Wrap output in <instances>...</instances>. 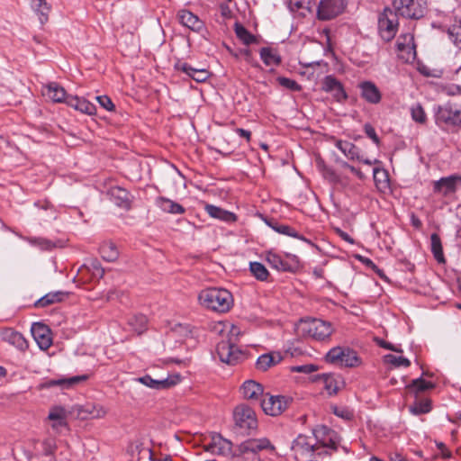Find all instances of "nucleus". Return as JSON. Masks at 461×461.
Returning <instances> with one entry per match:
<instances>
[{
  "label": "nucleus",
  "instance_id": "obj_1",
  "mask_svg": "<svg viewBox=\"0 0 461 461\" xmlns=\"http://www.w3.org/2000/svg\"><path fill=\"white\" fill-rule=\"evenodd\" d=\"M330 430L323 426L318 429L313 430L314 438L308 437L305 435H299L292 444V450L294 453V456L297 460L303 458H312L314 455V452L320 447L319 443L322 447H330L331 448H336V443L330 438V444L320 439L321 434H328Z\"/></svg>",
  "mask_w": 461,
  "mask_h": 461
},
{
  "label": "nucleus",
  "instance_id": "obj_2",
  "mask_svg": "<svg viewBox=\"0 0 461 461\" xmlns=\"http://www.w3.org/2000/svg\"><path fill=\"white\" fill-rule=\"evenodd\" d=\"M200 303L216 312H227L233 304L232 294L223 288H208L198 296Z\"/></svg>",
  "mask_w": 461,
  "mask_h": 461
},
{
  "label": "nucleus",
  "instance_id": "obj_3",
  "mask_svg": "<svg viewBox=\"0 0 461 461\" xmlns=\"http://www.w3.org/2000/svg\"><path fill=\"white\" fill-rule=\"evenodd\" d=\"M240 334V329L231 325L228 333V340H222L217 344L216 351L221 362L236 365L244 358L243 352L236 345Z\"/></svg>",
  "mask_w": 461,
  "mask_h": 461
},
{
  "label": "nucleus",
  "instance_id": "obj_4",
  "mask_svg": "<svg viewBox=\"0 0 461 461\" xmlns=\"http://www.w3.org/2000/svg\"><path fill=\"white\" fill-rule=\"evenodd\" d=\"M265 449H274L267 438L247 439L233 451L231 461H261L259 452Z\"/></svg>",
  "mask_w": 461,
  "mask_h": 461
},
{
  "label": "nucleus",
  "instance_id": "obj_5",
  "mask_svg": "<svg viewBox=\"0 0 461 461\" xmlns=\"http://www.w3.org/2000/svg\"><path fill=\"white\" fill-rule=\"evenodd\" d=\"M294 330L298 336L317 340H324L333 332L331 323L321 319H302L295 324Z\"/></svg>",
  "mask_w": 461,
  "mask_h": 461
},
{
  "label": "nucleus",
  "instance_id": "obj_6",
  "mask_svg": "<svg viewBox=\"0 0 461 461\" xmlns=\"http://www.w3.org/2000/svg\"><path fill=\"white\" fill-rule=\"evenodd\" d=\"M435 122L439 127H460L461 107L451 103L437 106Z\"/></svg>",
  "mask_w": 461,
  "mask_h": 461
},
{
  "label": "nucleus",
  "instance_id": "obj_7",
  "mask_svg": "<svg viewBox=\"0 0 461 461\" xmlns=\"http://www.w3.org/2000/svg\"><path fill=\"white\" fill-rule=\"evenodd\" d=\"M327 362L346 367H355L361 364L357 353L348 347H335L325 357Z\"/></svg>",
  "mask_w": 461,
  "mask_h": 461
},
{
  "label": "nucleus",
  "instance_id": "obj_8",
  "mask_svg": "<svg viewBox=\"0 0 461 461\" xmlns=\"http://www.w3.org/2000/svg\"><path fill=\"white\" fill-rule=\"evenodd\" d=\"M234 421L236 427L242 434H249L258 426L254 411L246 404H240L234 410Z\"/></svg>",
  "mask_w": 461,
  "mask_h": 461
},
{
  "label": "nucleus",
  "instance_id": "obj_9",
  "mask_svg": "<svg viewBox=\"0 0 461 461\" xmlns=\"http://www.w3.org/2000/svg\"><path fill=\"white\" fill-rule=\"evenodd\" d=\"M398 14L385 7L378 17V30L385 41H390L396 34L398 28Z\"/></svg>",
  "mask_w": 461,
  "mask_h": 461
},
{
  "label": "nucleus",
  "instance_id": "obj_10",
  "mask_svg": "<svg viewBox=\"0 0 461 461\" xmlns=\"http://www.w3.org/2000/svg\"><path fill=\"white\" fill-rule=\"evenodd\" d=\"M393 5L399 15L409 19L423 17L426 10L422 0H394Z\"/></svg>",
  "mask_w": 461,
  "mask_h": 461
},
{
  "label": "nucleus",
  "instance_id": "obj_11",
  "mask_svg": "<svg viewBox=\"0 0 461 461\" xmlns=\"http://www.w3.org/2000/svg\"><path fill=\"white\" fill-rule=\"evenodd\" d=\"M289 402L290 400L285 396L266 394L260 400L259 404L266 414L276 416L287 408Z\"/></svg>",
  "mask_w": 461,
  "mask_h": 461
},
{
  "label": "nucleus",
  "instance_id": "obj_12",
  "mask_svg": "<svg viewBox=\"0 0 461 461\" xmlns=\"http://www.w3.org/2000/svg\"><path fill=\"white\" fill-rule=\"evenodd\" d=\"M345 8L343 0H321L318 5L317 16L320 20H331L340 14Z\"/></svg>",
  "mask_w": 461,
  "mask_h": 461
},
{
  "label": "nucleus",
  "instance_id": "obj_13",
  "mask_svg": "<svg viewBox=\"0 0 461 461\" xmlns=\"http://www.w3.org/2000/svg\"><path fill=\"white\" fill-rule=\"evenodd\" d=\"M181 380V376L178 374L169 375L165 379H153L150 375H146L141 377L134 378V381L140 383L151 389L163 390L168 389L177 384Z\"/></svg>",
  "mask_w": 461,
  "mask_h": 461
},
{
  "label": "nucleus",
  "instance_id": "obj_14",
  "mask_svg": "<svg viewBox=\"0 0 461 461\" xmlns=\"http://www.w3.org/2000/svg\"><path fill=\"white\" fill-rule=\"evenodd\" d=\"M206 451L213 455L232 456V443L223 438L221 435L216 434L212 437L211 441L205 447Z\"/></svg>",
  "mask_w": 461,
  "mask_h": 461
},
{
  "label": "nucleus",
  "instance_id": "obj_15",
  "mask_svg": "<svg viewBox=\"0 0 461 461\" xmlns=\"http://www.w3.org/2000/svg\"><path fill=\"white\" fill-rule=\"evenodd\" d=\"M458 181H461V177L455 175L442 177L434 182L433 191L436 194L447 196L456 192Z\"/></svg>",
  "mask_w": 461,
  "mask_h": 461
},
{
  "label": "nucleus",
  "instance_id": "obj_16",
  "mask_svg": "<svg viewBox=\"0 0 461 461\" xmlns=\"http://www.w3.org/2000/svg\"><path fill=\"white\" fill-rule=\"evenodd\" d=\"M50 330L45 324L35 322L32 326V334L41 349H48L51 345Z\"/></svg>",
  "mask_w": 461,
  "mask_h": 461
},
{
  "label": "nucleus",
  "instance_id": "obj_17",
  "mask_svg": "<svg viewBox=\"0 0 461 461\" xmlns=\"http://www.w3.org/2000/svg\"><path fill=\"white\" fill-rule=\"evenodd\" d=\"M110 199L119 207L129 209L131 206V194L130 193L120 186L111 187L108 191Z\"/></svg>",
  "mask_w": 461,
  "mask_h": 461
},
{
  "label": "nucleus",
  "instance_id": "obj_18",
  "mask_svg": "<svg viewBox=\"0 0 461 461\" xmlns=\"http://www.w3.org/2000/svg\"><path fill=\"white\" fill-rule=\"evenodd\" d=\"M361 96L370 104H378L382 95L378 87L371 81H365L359 85Z\"/></svg>",
  "mask_w": 461,
  "mask_h": 461
},
{
  "label": "nucleus",
  "instance_id": "obj_19",
  "mask_svg": "<svg viewBox=\"0 0 461 461\" xmlns=\"http://www.w3.org/2000/svg\"><path fill=\"white\" fill-rule=\"evenodd\" d=\"M86 379V375H77L69 378L50 379L41 384V388H51L59 386L67 389Z\"/></svg>",
  "mask_w": 461,
  "mask_h": 461
},
{
  "label": "nucleus",
  "instance_id": "obj_20",
  "mask_svg": "<svg viewBox=\"0 0 461 461\" xmlns=\"http://www.w3.org/2000/svg\"><path fill=\"white\" fill-rule=\"evenodd\" d=\"M66 416V411L62 407H55L50 411L48 419L55 432L59 433L67 428Z\"/></svg>",
  "mask_w": 461,
  "mask_h": 461
},
{
  "label": "nucleus",
  "instance_id": "obj_21",
  "mask_svg": "<svg viewBox=\"0 0 461 461\" xmlns=\"http://www.w3.org/2000/svg\"><path fill=\"white\" fill-rule=\"evenodd\" d=\"M323 89L326 92L332 93L337 101L340 102L347 98V95L342 87L341 83L332 76L325 77L323 82Z\"/></svg>",
  "mask_w": 461,
  "mask_h": 461
},
{
  "label": "nucleus",
  "instance_id": "obj_22",
  "mask_svg": "<svg viewBox=\"0 0 461 461\" xmlns=\"http://www.w3.org/2000/svg\"><path fill=\"white\" fill-rule=\"evenodd\" d=\"M241 390L244 398L258 401V403L260 402V400H262L261 397L264 396L262 385L253 380L246 381L243 384Z\"/></svg>",
  "mask_w": 461,
  "mask_h": 461
},
{
  "label": "nucleus",
  "instance_id": "obj_23",
  "mask_svg": "<svg viewBox=\"0 0 461 461\" xmlns=\"http://www.w3.org/2000/svg\"><path fill=\"white\" fill-rule=\"evenodd\" d=\"M283 357L280 352L266 353L258 357L256 362V367L261 371H267L273 366L280 363Z\"/></svg>",
  "mask_w": 461,
  "mask_h": 461
},
{
  "label": "nucleus",
  "instance_id": "obj_24",
  "mask_svg": "<svg viewBox=\"0 0 461 461\" xmlns=\"http://www.w3.org/2000/svg\"><path fill=\"white\" fill-rule=\"evenodd\" d=\"M178 19L184 26L194 32H200L203 27V23L193 13L186 10L178 13Z\"/></svg>",
  "mask_w": 461,
  "mask_h": 461
},
{
  "label": "nucleus",
  "instance_id": "obj_25",
  "mask_svg": "<svg viewBox=\"0 0 461 461\" xmlns=\"http://www.w3.org/2000/svg\"><path fill=\"white\" fill-rule=\"evenodd\" d=\"M43 95L55 103H65L68 96L65 89L56 82L50 83Z\"/></svg>",
  "mask_w": 461,
  "mask_h": 461
},
{
  "label": "nucleus",
  "instance_id": "obj_26",
  "mask_svg": "<svg viewBox=\"0 0 461 461\" xmlns=\"http://www.w3.org/2000/svg\"><path fill=\"white\" fill-rule=\"evenodd\" d=\"M205 212L212 218L221 220L225 222H233L236 221V215L229 211L212 204H205Z\"/></svg>",
  "mask_w": 461,
  "mask_h": 461
},
{
  "label": "nucleus",
  "instance_id": "obj_27",
  "mask_svg": "<svg viewBox=\"0 0 461 461\" xmlns=\"http://www.w3.org/2000/svg\"><path fill=\"white\" fill-rule=\"evenodd\" d=\"M267 224L270 228H272L275 231H276L277 233L290 236L293 238H296L301 240H303L304 242H306L310 245H312L311 240H309L306 238H304L303 236L300 235L297 231H295L293 228H291L288 225L281 224V223L277 222L276 221H267Z\"/></svg>",
  "mask_w": 461,
  "mask_h": 461
},
{
  "label": "nucleus",
  "instance_id": "obj_28",
  "mask_svg": "<svg viewBox=\"0 0 461 461\" xmlns=\"http://www.w3.org/2000/svg\"><path fill=\"white\" fill-rule=\"evenodd\" d=\"M267 260L269 265L279 271L284 272H293L294 270V266L293 264L288 263V261L284 260L280 256L276 253L268 252L267 255Z\"/></svg>",
  "mask_w": 461,
  "mask_h": 461
},
{
  "label": "nucleus",
  "instance_id": "obj_29",
  "mask_svg": "<svg viewBox=\"0 0 461 461\" xmlns=\"http://www.w3.org/2000/svg\"><path fill=\"white\" fill-rule=\"evenodd\" d=\"M157 204L165 212L172 214H183L185 212V209L181 204L166 197H158L157 200Z\"/></svg>",
  "mask_w": 461,
  "mask_h": 461
},
{
  "label": "nucleus",
  "instance_id": "obj_30",
  "mask_svg": "<svg viewBox=\"0 0 461 461\" xmlns=\"http://www.w3.org/2000/svg\"><path fill=\"white\" fill-rule=\"evenodd\" d=\"M3 339L19 349L27 348V341L23 336L13 329H7L3 332Z\"/></svg>",
  "mask_w": 461,
  "mask_h": 461
},
{
  "label": "nucleus",
  "instance_id": "obj_31",
  "mask_svg": "<svg viewBox=\"0 0 461 461\" xmlns=\"http://www.w3.org/2000/svg\"><path fill=\"white\" fill-rule=\"evenodd\" d=\"M68 293L58 291L45 294L34 303L35 307L41 308L63 301Z\"/></svg>",
  "mask_w": 461,
  "mask_h": 461
},
{
  "label": "nucleus",
  "instance_id": "obj_32",
  "mask_svg": "<svg viewBox=\"0 0 461 461\" xmlns=\"http://www.w3.org/2000/svg\"><path fill=\"white\" fill-rule=\"evenodd\" d=\"M99 252L103 259L108 262H113L119 257L117 247L112 242H104L99 248Z\"/></svg>",
  "mask_w": 461,
  "mask_h": 461
},
{
  "label": "nucleus",
  "instance_id": "obj_33",
  "mask_svg": "<svg viewBox=\"0 0 461 461\" xmlns=\"http://www.w3.org/2000/svg\"><path fill=\"white\" fill-rule=\"evenodd\" d=\"M148 320L143 314H136L129 319L128 324L138 335L142 334L147 330Z\"/></svg>",
  "mask_w": 461,
  "mask_h": 461
},
{
  "label": "nucleus",
  "instance_id": "obj_34",
  "mask_svg": "<svg viewBox=\"0 0 461 461\" xmlns=\"http://www.w3.org/2000/svg\"><path fill=\"white\" fill-rule=\"evenodd\" d=\"M259 54L266 66L279 65L281 63L280 56L271 48H262L259 51Z\"/></svg>",
  "mask_w": 461,
  "mask_h": 461
},
{
  "label": "nucleus",
  "instance_id": "obj_35",
  "mask_svg": "<svg viewBox=\"0 0 461 461\" xmlns=\"http://www.w3.org/2000/svg\"><path fill=\"white\" fill-rule=\"evenodd\" d=\"M180 68L196 82H203L208 77V72L205 69H196L188 64H183Z\"/></svg>",
  "mask_w": 461,
  "mask_h": 461
},
{
  "label": "nucleus",
  "instance_id": "obj_36",
  "mask_svg": "<svg viewBox=\"0 0 461 461\" xmlns=\"http://www.w3.org/2000/svg\"><path fill=\"white\" fill-rule=\"evenodd\" d=\"M430 248L435 258L438 263L445 262L441 240L437 233H432L430 236Z\"/></svg>",
  "mask_w": 461,
  "mask_h": 461
},
{
  "label": "nucleus",
  "instance_id": "obj_37",
  "mask_svg": "<svg viewBox=\"0 0 461 461\" xmlns=\"http://www.w3.org/2000/svg\"><path fill=\"white\" fill-rule=\"evenodd\" d=\"M337 148L340 149L348 158L360 159L358 149L351 142L339 140L337 142Z\"/></svg>",
  "mask_w": 461,
  "mask_h": 461
},
{
  "label": "nucleus",
  "instance_id": "obj_38",
  "mask_svg": "<svg viewBox=\"0 0 461 461\" xmlns=\"http://www.w3.org/2000/svg\"><path fill=\"white\" fill-rule=\"evenodd\" d=\"M407 388L410 392L418 394L419 393L434 388V384L420 377L412 380L411 384H409ZM416 397H418V395H416Z\"/></svg>",
  "mask_w": 461,
  "mask_h": 461
},
{
  "label": "nucleus",
  "instance_id": "obj_39",
  "mask_svg": "<svg viewBox=\"0 0 461 461\" xmlns=\"http://www.w3.org/2000/svg\"><path fill=\"white\" fill-rule=\"evenodd\" d=\"M235 33L237 37L247 46L257 42V38L251 34L242 24L235 23Z\"/></svg>",
  "mask_w": 461,
  "mask_h": 461
},
{
  "label": "nucleus",
  "instance_id": "obj_40",
  "mask_svg": "<svg viewBox=\"0 0 461 461\" xmlns=\"http://www.w3.org/2000/svg\"><path fill=\"white\" fill-rule=\"evenodd\" d=\"M32 6L39 14L40 23L41 24L47 23L50 6L46 0H35L32 2Z\"/></svg>",
  "mask_w": 461,
  "mask_h": 461
},
{
  "label": "nucleus",
  "instance_id": "obj_41",
  "mask_svg": "<svg viewBox=\"0 0 461 461\" xmlns=\"http://www.w3.org/2000/svg\"><path fill=\"white\" fill-rule=\"evenodd\" d=\"M249 270L253 276L259 281H266L269 276L268 270L260 262H250Z\"/></svg>",
  "mask_w": 461,
  "mask_h": 461
},
{
  "label": "nucleus",
  "instance_id": "obj_42",
  "mask_svg": "<svg viewBox=\"0 0 461 461\" xmlns=\"http://www.w3.org/2000/svg\"><path fill=\"white\" fill-rule=\"evenodd\" d=\"M409 410L414 415L428 413L431 410L430 401L428 399L416 400L414 403L409 407Z\"/></svg>",
  "mask_w": 461,
  "mask_h": 461
},
{
  "label": "nucleus",
  "instance_id": "obj_43",
  "mask_svg": "<svg viewBox=\"0 0 461 461\" xmlns=\"http://www.w3.org/2000/svg\"><path fill=\"white\" fill-rule=\"evenodd\" d=\"M324 383L325 389L330 394L337 393L339 391L338 380L331 374H323L320 376Z\"/></svg>",
  "mask_w": 461,
  "mask_h": 461
},
{
  "label": "nucleus",
  "instance_id": "obj_44",
  "mask_svg": "<svg viewBox=\"0 0 461 461\" xmlns=\"http://www.w3.org/2000/svg\"><path fill=\"white\" fill-rule=\"evenodd\" d=\"M448 36L452 42L461 49V21L458 24H453L448 29Z\"/></svg>",
  "mask_w": 461,
  "mask_h": 461
},
{
  "label": "nucleus",
  "instance_id": "obj_45",
  "mask_svg": "<svg viewBox=\"0 0 461 461\" xmlns=\"http://www.w3.org/2000/svg\"><path fill=\"white\" fill-rule=\"evenodd\" d=\"M171 332L179 338H186L192 333L190 325L176 323L171 327Z\"/></svg>",
  "mask_w": 461,
  "mask_h": 461
},
{
  "label": "nucleus",
  "instance_id": "obj_46",
  "mask_svg": "<svg viewBox=\"0 0 461 461\" xmlns=\"http://www.w3.org/2000/svg\"><path fill=\"white\" fill-rule=\"evenodd\" d=\"M384 361L388 364H392L394 366H409L411 365V362L408 358L403 357H396L392 354L385 355Z\"/></svg>",
  "mask_w": 461,
  "mask_h": 461
},
{
  "label": "nucleus",
  "instance_id": "obj_47",
  "mask_svg": "<svg viewBox=\"0 0 461 461\" xmlns=\"http://www.w3.org/2000/svg\"><path fill=\"white\" fill-rule=\"evenodd\" d=\"M412 119L420 123H423L426 122V113L423 108L420 104H416L411 109Z\"/></svg>",
  "mask_w": 461,
  "mask_h": 461
},
{
  "label": "nucleus",
  "instance_id": "obj_48",
  "mask_svg": "<svg viewBox=\"0 0 461 461\" xmlns=\"http://www.w3.org/2000/svg\"><path fill=\"white\" fill-rule=\"evenodd\" d=\"M277 82L284 87L290 89L292 91H300L302 89L301 86L294 80L279 77H277Z\"/></svg>",
  "mask_w": 461,
  "mask_h": 461
},
{
  "label": "nucleus",
  "instance_id": "obj_49",
  "mask_svg": "<svg viewBox=\"0 0 461 461\" xmlns=\"http://www.w3.org/2000/svg\"><path fill=\"white\" fill-rule=\"evenodd\" d=\"M332 411L336 416L343 420H348L353 418V412L347 407L333 406Z\"/></svg>",
  "mask_w": 461,
  "mask_h": 461
},
{
  "label": "nucleus",
  "instance_id": "obj_50",
  "mask_svg": "<svg viewBox=\"0 0 461 461\" xmlns=\"http://www.w3.org/2000/svg\"><path fill=\"white\" fill-rule=\"evenodd\" d=\"M78 111H80L83 113L88 114V115H93L96 112V107L95 104H93L89 101L82 98V100L79 103Z\"/></svg>",
  "mask_w": 461,
  "mask_h": 461
},
{
  "label": "nucleus",
  "instance_id": "obj_51",
  "mask_svg": "<svg viewBox=\"0 0 461 461\" xmlns=\"http://www.w3.org/2000/svg\"><path fill=\"white\" fill-rule=\"evenodd\" d=\"M319 369L318 366L313 364L294 366L291 367L292 372L311 374Z\"/></svg>",
  "mask_w": 461,
  "mask_h": 461
},
{
  "label": "nucleus",
  "instance_id": "obj_52",
  "mask_svg": "<svg viewBox=\"0 0 461 461\" xmlns=\"http://www.w3.org/2000/svg\"><path fill=\"white\" fill-rule=\"evenodd\" d=\"M93 271V276L95 278H102L104 275V270L101 267V264L98 260L94 259L90 262V265L88 267Z\"/></svg>",
  "mask_w": 461,
  "mask_h": 461
},
{
  "label": "nucleus",
  "instance_id": "obj_53",
  "mask_svg": "<svg viewBox=\"0 0 461 461\" xmlns=\"http://www.w3.org/2000/svg\"><path fill=\"white\" fill-rule=\"evenodd\" d=\"M43 452L46 456L52 455L56 449V443L53 438H47L42 442Z\"/></svg>",
  "mask_w": 461,
  "mask_h": 461
},
{
  "label": "nucleus",
  "instance_id": "obj_54",
  "mask_svg": "<svg viewBox=\"0 0 461 461\" xmlns=\"http://www.w3.org/2000/svg\"><path fill=\"white\" fill-rule=\"evenodd\" d=\"M97 102L100 104L102 107H104L107 111H113L114 109V104H113L110 97L107 95H99L95 97Z\"/></svg>",
  "mask_w": 461,
  "mask_h": 461
},
{
  "label": "nucleus",
  "instance_id": "obj_55",
  "mask_svg": "<svg viewBox=\"0 0 461 461\" xmlns=\"http://www.w3.org/2000/svg\"><path fill=\"white\" fill-rule=\"evenodd\" d=\"M321 173L324 178L330 181V183L339 184L340 181L339 176L335 173L333 169H331L329 167Z\"/></svg>",
  "mask_w": 461,
  "mask_h": 461
},
{
  "label": "nucleus",
  "instance_id": "obj_56",
  "mask_svg": "<svg viewBox=\"0 0 461 461\" xmlns=\"http://www.w3.org/2000/svg\"><path fill=\"white\" fill-rule=\"evenodd\" d=\"M413 41V38L410 34H406L402 37V41L401 38L398 39L397 48L400 51H403L407 49L410 43Z\"/></svg>",
  "mask_w": 461,
  "mask_h": 461
},
{
  "label": "nucleus",
  "instance_id": "obj_57",
  "mask_svg": "<svg viewBox=\"0 0 461 461\" xmlns=\"http://www.w3.org/2000/svg\"><path fill=\"white\" fill-rule=\"evenodd\" d=\"M365 132L366 134L376 144L378 145L380 143V140L374 129V127L371 124H366L365 127Z\"/></svg>",
  "mask_w": 461,
  "mask_h": 461
},
{
  "label": "nucleus",
  "instance_id": "obj_58",
  "mask_svg": "<svg viewBox=\"0 0 461 461\" xmlns=\"http://www.w3.org/2000/svg\"><path fill=\"white\" fill-rule=\"evenodd\" d=\"M81 100H82V98H79L77 96L68 95L67 97V100H66L65 104H67L70 107H73V108H75L76 110L78 111V109H79V103H80Z\"/></svg>",
  "mask_w": 461,
  "mask_h": 461
},
{
  "label": "nucleus",
  "instance_id": "obj_59",
  "mask_svg": "<svg viewBox=\"0 0 461 461\" xmlns=\"http://www.w3.org/2000/svg\"><path fill=\"white\" fill-rule=\"evenodd\" d=\"M240 55L243 56L247 62L250 63L253 66H256V67L258 66L257 63L253 62L252 52L249 49L246 48V49L240 50Z\"/></svg>",
  "mask_w": 461,
  "mask_h": 461
},
{
  "label": "nucleus",
  "instance_id": "obj_60",
  "mask_svg": "<svg viewBox=\"0 0 461 461\" xmlns=\"http://www.w3.org/2000/svg\"><path fill=\"white\" fill-rule=\"evenodd\" d=\"M379 345L384 348H386V349H389V350H392V351H395V352H402V349H399L397 348H395L393 345H392L391 343L389 342H386V341H384V340H381L379 342Z\"/></svg>",
  "mask_w": 461,
  "mask_h": 461
},
{
  "label": "nucleus",
  "instance_id": "obj_61",
  "mask_svg": "<svg viewBox=\"0 0 461 461\" xmlns=\"http://www.w3.org/2000/svg\"><path fill=\"white\" fill-rule=\"evenodd\" d=\"M236 132L242 138H245L248 141L250 140L251 132L249 131L238 128Z\"/></svg>",
  "mask_w": 461,
  "mask_h": 461
},
{
  "label": "nucleus",
  "instance_id": "obj_62",
  "mask_svg": "<svg viewBox=\"0 0 461 461\" xmlns=\"http://www.w3.org/2000/svg\"><path fill=\"white\" fill-rule=\"evenodd\" d=\"M146 451L149 454V458L151 461H171V459L168 456H165L163 459H157L154 456V453L151 449L147 448Z\"/></svg>",
  "mask_w": 461,
  "mask_h": 461
},
{
  "label": "nucleus",
  "instance_id": "obj_63",
  "mask_svg": "<svg viewBox=\"0 0 461 461\" xmlns=\"http://www.w3.org/2000/svg\"><path fill=\"white\" fill-rule=\"evenodd\" d=\"M285 256H286V258H288L290 259V261L288 263L293 264V266H294V269H295L299 264L297 256L292 255V254H286Z\"/></svg>",
  "mask_w": 461,
  "mask_h": 461
},
{
  "label": "nucleus",
  "instance_id": "obj_64",
  "mask_svg": "<svg viewBox=\"0 0 461 461\" xmlns=\"http://www.w3.org/2000/svg\"><path fill=\"white\" fill-rule=\"evenodd\" d=\"M316 165L321 172H323L328 167V166L321 158H316Z\"/></svg>",
  "mask_w": 461,
  "mask_h": 461
}]
</instances>
